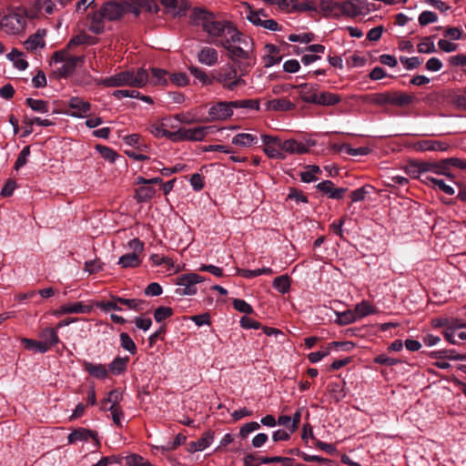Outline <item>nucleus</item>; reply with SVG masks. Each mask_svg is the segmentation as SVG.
<instances>
[{
  "mask_svg": "<svg viewBox=\"0 0 466 466\" xmlns=\"http://www.w3.org/2000/svg\"><path fill=\"white\" fill-rule=\"evenodd\" d=\"M191 22L208 35L209 44L223 47L226 41L233 40L239 30L229 20L218 19L217 15L203 8H195L190 15Z\"/></svg>",
  "mask_w": 466,
  "mask_h": 466,
  "instance_id": "nucleus-1",
  "label": "nucleus"
},
{
  "mask_svg": "<svg viewBox=\"0 0 466 466\" xmlns=\"http://www.w3.org/2000/svg\"><path fill=\"white\" fill-rule=\"evenodd\" d=\"M223 48L227 51V56L238 66V70H248L256 64V56L254 52V42L251 37L244 35L240 31L233 40L226 41Z\"/></svg>",
  "mask_w": 466,
  "mask_h": 466,
  "instance_id": "nucleus-2",
  "label": "nucleus"
},
{
  "mask_svg": "<svg viewBox=\"0 0 466 466\" xmlns=\"http://www.w3.org/2000/svg\"><path fill=\"white\" fill-rule=\"evenodd\" d=\"M248 74V70H238V66L228 64L212 72L213 83L221 85L228 91H236L247 86L244 76Z\"/></svg>",
  "mask_w": 466,
  "mask_h": 466,
  "instance_id": "nucleus-3",
  "label": "nucleus"
},
{
  "mask_svg": "<svg viewBox=\"0 0 466 466\" xmlns=\"http://www.w3.org/2000/svg\"><path fill=\"white\" fill-rule=\"evenodd\" d=\"M148 79L147 70L140 68L136 73L133 71H122L108 77L100 78L96 81L97 86L105 87L133 86L143 87Z\"/></svg>",
  "mask_w": 466,
  "mask_h": 466,
  "instance_id": "nucleus-4",
  "label": "nucleus"
},
{
  "mask_svg": "<svg viewBox=\"0 0 466 466\" xmlns=\"http://www.w3.org/2000/svg\"><path fill=\"white\" fill-rule=\"evenodd\" d=\"M205 280L203 276L197 273H187L177 277L176 284L180 288H177L175 293L177 296H191L197 293L196 285Z\"/></svg>",
  "mask_w": 466,
  "mask_h": 466,
  "instance_id": "nucleus-5",
  "label": "nucleus"
},
{
  "mask_svg": "<svg viewBox=\"0 0 466 466\" xmlns=\"http://www.w3.org/2000/svg\"><path fill=\"white\" fill-rule=\"evenodd\" d=\"M233 115L231 101H220L210 106L208 116L203 117L204 122L220 121L229 118Z\"/></svg>",
  "mask_w": 466,
  "mask_h": 466,
  "instance_id": "nucleus-6",
  "label": "nucleus"
},
{
  "mask_svg": "<svg viewBox=\"0 0 466 466\" xmlns=\"http://www.w3.org/2000/svg\"><path fill=\"white\" fill-rule=\"evenodd\" d=\"M1 28L6 33L16 35L19 34L25 25V17L18 13H10L0 18Z\"/></svg>",
  "mask_w": 466,
  "mask_h": 466,
  "instance_id": "nucleus-7",
  "label": "nucleus"
},
{
  "mask_svg": "<svg viewBox=\"0 0 466 466\" xmlns=\"http://www.w3.org/2000/svg\"><path fill=\"white\" fill-rule=\"evenodd\" d=\"M261 139L264 144L263 151L269 158L284 159L286 157L282 152V141L278 137L262 135Z\"/></svg>",
  "mask_w": 466,
  "mask_h": 466,
  "instance_id": "nucleus-8",
  "label": "nucleus"
},
{
  "mask_svg": "<svg viewBox=\"0 0 466 466\" xmlns=\"http://www.w3.org/2000/svg\"><path fill=\"white\" fill-rule=\"evenodd\" d=\"M68 106L73 109L72 112L66 114L75 118H84L88 116L92 106L88 101H85L79 96H72L67 102Z\"/></svg>",
  "mask_w": 466,
  "mask_h": 466,
  "instance_id": "nucleus-9",
  "label": "nucleus"
},
{
  "mask_svg": "<svg viewBox=\"0 0 466 466\" xmlns=\"http://www.w3.org/2000/svg\"><path fill=\"white\" fill-rule=\"evenodd\" d=\"M92 439L95 441V445L96 448L101 446L98 434L96 431H92L86 428H77L74 430L67 437V441L69 444H73L76 441H86L88 439Z\"/></svg>",
  "mask_w": 466,
  "mask_h": 466,
  "instance_id": "nucleus-10",
  "label": "nucleus"
},
{
  "mask_svg": "<svg viewBox=\"0 0 466 466\" xmlns=\"http://www.w3.org/2000/svg\"><path fill=\"white\" fill-rule=\"evenodd\" d=\"M106 20L116 21L124 16L123 2L107 1L99 9Z\"/></svg>",
  "mask_w": 466,
  "mask_h": 466,
  "instance_id": "nucleus-11",
  "label": "nucleus"
},
{
  "mask_svg": "<svg viewBox=\"0 0 466 466\" xmlns=\"http://www.w3.org/2000/svg\"><path fill=\"white\" fill-rule=\"evenodd\" d=\"M292 87L299 89V97L303 102L315 104L319 93V86L317 84L303 83Z\"/></svg>",
  "mask_w": 466,
  "mask_h": 466,
  "instance_id": "nucleus-12",
  "label": "nucleus"
},
{
  "mask_svg": "<svg viewBox=\"0 0 466 466\" xmlns=\"http://www.w3.org/2000/svg\"><path fill=\"white\" fill-rule=\"evenodd\" d=\"M260 13H262V9L258 11H250L247 15V18L253 25L262 26L271 31H278L280 29L277 21L273 19H262L260 17Z\"/></svg>",
  "mask_w": 466,
  "mask_h": 466,
  "instance_id": "nucleus-13",
  "label": "nucleus"
},
{
  "mask_svg": "<svg viewBox=\"0 0 466 466\" xmlns=\"http://www.w3.org/2000/svg\"><path fill=\"white\" fill-rule=\"evenodd\" d=\"M450 145L444 141L425 139L417 142L414 148L418 151H447Z\"/></svg>",
  "mask_w": 466,
  "mask_h": 466,
  "instance_id": "nucleus-14",
  "label": "nucleus"
},
{
  "mask_svg": "<svg viewBox=\"0 0 466 466\" xmlns=\"http://www.w3.org/2000/svg\"><path fill=\"white\" fill-rule=\"evenodd\" d=\"M317 189L327 195L329 198L332 199H341L347 188L334 187V183L330 180H324L317 185Z\"/></svg>",
  "mask_w": 466,
  "mask_h": 466,
  "instance_id": "nucleus-15",
  "label": "nucleus"
},
{
  "mask_svg": "<svg viewBox=\"0 0 466 466\" xmlns=\"http://www.w3.org/2000/svg\"><path fill=\"white\" fill-rule=\"evenodd\" d=\"M84 61V56H74L68 60L65 61L63 65L56 70V75L61 78H66L74 74L78 63Z\"/></svg>",
  "mask_w": 466,
  "mask_h": 466,
  "instance_id": "nucleus-16",
  "label": "nucleus"
},
{
  "mask_svg": "<svg viewBox=\"0 0 466 466\" xmlns=\"http://www.w3.org/2000/svg\"><path fill=\"white\" fill-rule=\"evenodd\" d=\"M84 370L91 377L97 380H106L109 377L108 370L106 365L101 363H93L87 360L83 362Z\"/></svg>",
  "mask_w": 466,
  "mask_h": 466,
  "instance_id": "nucleus-17",
  "label": "nucleus"
},
{
  "mask_svg": "<svg viewBox=\"0 0 466 466\" xmlns=\"http://www.w3.org/2000/svg\"><path fill=\"white\" fill-rule=\"evenodd\" d=\"M46 35V30L38 28L36 32L31 35L24 43L27 51H35L37 48H43L46 45L44 37Z\"/></svg>",
  "mask_w": 466,
  "mask_h": 466,
  "instance_id": "nucleus-18",
  "label": "nucleus"
},
{
  "mask_svg": "<svg viewBox=\"0 0 466 466\" xmlns=\"http://www.w3.org/2000/svg\"><path fill=\"white\" fill-rule=\"evenodd\" d=\"M198 60L200 64L212 66L218 61V53L213 47L204 46L198 53Z\"/></svg>",
  "mask_w": 466,
  "mask_h": 466,
  "instance_id": "nucleus-19",
  "label": "nucleus"
},
{
  "mask_svg": "<svg viewBox=\"0 0 466 466\" xmlns=\"http://www.w3.org/2000/svg\"><path fill=\"white\" fill-rule=\"evenodd\" d=\"M415 101L416 97L413 95H410L401 91L390 92V106L401 107L411 105Z\"/></svg>",
  "mask_w": 466,
  "mask_h": 466,
  "instance_id": "nucleus-20",
  "label": "nucleus"
},
{
  "mask_svg": "<svg viewBox=\"0 0 466 466\" xmlns=\"http://www.w3.org/2000/svg\"><path fill=\"white\" fill-rule=\"evenodd\" d=\"M341 102V96L339 94L323 91L319 92L316 102L314 105L323 106H331L338 105Z\"/></svg>",
  "mask_w": 466,
  "mask_h": 466,
  "instance_id": "nucleus-21",
  "label": "nucleus"
},
{
  "mask_svg": "<svg viewBox=\"0 0 466 466\" xmlns=\"http://www.w3.org/2000/svg\"><path fill=\"white\" fill-rule=\"evenodd\" d=\"M295 107V104L287 98L271 99L266 103V108L273 111L287 112L293 110Z\"/></svg>",
  "mask_w": 466,
  "mask_h": 466,
  "instance_id": "nucleus-22",
  "label": "nucleus"
},
{
  "mask_svg": "<svg viewBox=\"0 0 466 466\" xmlns=\"http://www.w3.org/2000/svg\"><path fill=\"white\" fill-rule=\"evenodd\" d=\"M129 362V357H116L109 364H108V373L113 375H120L123 374L127 369V364Z\"/></svg>",
  "mask_w": 466,
  "mask_h": 466,
  "instance_id": "nucleus-23",
  "label": "nucleus"
},
{
  "mask_svg": "<svg viewBox=\"0 0 466 466\" xmlns=\"http://www.w3.org/2000/svg\"><path fill=\"white\" fill-rule=\"evenodd\" d=\"M282 151L290 153V154H299L302 155L309 152V147L301 142H299L295 139H289L281 144Z\"/></svg>",
  "mask_w": 466,
  "mask_h": 466,
  "instance_id": "nucleus-24",
  "label": "nucleus"
},
{
  "mask_svg": "<svg viewBox=\"0 0 466 466\" xmlns=\"http://www.w3.org/2000/svg\"><path fill=\"white\" fill-rule=\"evenodd\" d=\"M258 137L249 133H238L232 137V144L241 147H249L258 143Z\"/></svg>",
  "mask_w": 466,
  "mask_h": 466,
  "instance_id": "nucleus-25",
  "label": "nucleus"
},
{
  "mask_svg": "<svg viewBox=\"0 0 466 466\" xmlns=\"http://www.w3.org/2000/svg\"><path fill=\"white\" fill-rule=\"evenodd\" d=\"M39 337L41 341L46 344V350L48 351L51 347L56 345L59 342L57 331L53 328H46L41 330Z\"/></svg>",
  "mask_w": 466,
  "mask_h": 466,
  "instance_id": "nucleus-26",
  "label": "nucleus"
},
{
  "mask_svg": "<svg viewBox=\"0 0 466 466\" xmlns=\"http://www.w3.org/2000/svg\"><path fill=\"white\" fill-rule=\"evenodd\" d=\"M141 186L136 188L135 191V198L138 203H144L151 200L155 194L156 189L146 184H140Z\"/></svg>",
  "mask_w": 466,
  "mask_h": 466,
  "instance_id": "nucleus-27",
  "label": "nucleus"
},
{
  "mask_svg": "<svg viewBox=\"0 0 466 466\" xmlns=\"http://www.w3.org/2000/svg\"><path fill=\"white\" fill-rule=\"evenodd\" d=\"M106 17L103 15L100 10L95 12L90 16L89 30L96 35L102 34L105 30L104 20Z\"/></svg>",
  "mask_w": 466,
  "mask_h": 466,
  "instance_id": "nucleus-28",
  "label": "nucleus"
},
{
  "mask_svg": "<svg viewBox=\"0 0 466 466\" xmlns=\"http://www.w3.org/2000/svg\"><path fill=\"white\" fill-rule=\"evenodd\" d=\"M319 8L326 16L339 17V2L332 0H320Z\"/></svg>",
  "mask_w": 466,
  "mask_h": 466,
  "instance_id": "nucleus-29",
  "label": "nucleus"
},
{
  "mask_svg": "<svg viewBox=\"0 0 466 466\" xmlns=\"http://www.w3.org/2000/svg\"><path fill=\"white\" fill-rule=\"evenodd\" d=\"M110 299H111L107 300V301H105V300L93 301V305H94V307H96L105 312H108L110 310L121 311L122 308L118 305L119 302L115 299H118V297L111 294Z\"/></svg>",
  "mask_w": 466,
  "mask_h": 466,
  "instance_id": "nucleus-30",
  "label": "nucleus"
},
{
  "mask_svg": "<svg viewBox=\"0 0 466 466\" xmlns=\"http://www.w3.org/2000/svg\"><path fill=\"white\" fill-rule=\"evenodd\" d=\"M422 182L428 183L431 182L434 187H437L441 191H443L447 195L452 196L455 193L454 188L446 184L444 180L438 179L430 176H426L425 178L421 179Z\"/></svg>",
  "mask_w": 466,
  "mask_h": 466,
  "instance_id": "nucleus-31",
  "label": "nucleus"
},
{
  "mask_svg": "<svg viewBox=\"0 0 466 466\" xmlns=\"http://www.w3.org/2000/svg\"><path fill=\"white\" fill-rule=\"evenodd\" d=\"M67 309H66V311L68 312V314L76 313V314H87L90 313L93 309V301L91 304H85L81 301L66 304Z\"/></svg>",
  "mask_w": 466,
  "mask_h": 466,
  "instance_id": "nucleus-32",
  "label": "nucleus"
},
{
  "mask_svg": "<svg viewBox=\"0 0 466 466\" xmlns=\"http://www.w3.org/2000/svg\"><path fill=\"white\" fill-rule=\"evenodd\" d=\"M116 301H118V305L126 306L129 309H133L138 312H141L144 310V305L146 304L145 300L137 299H125L118 297V299H115Z\"/></svg>",
  "mask_w": 466,
  "mask_h": 466,
  "instance_id": "nucleus-33",
  "label": "nucleus"
},
{
  "mask_svg": "<svg viewBox=\"0 0 466 466\" xmlns=\"http://www.w3.org/2000/svg\"><path fill=\"white\" fill-rule=\"evenodd\" d=\"M23 56L24 54L15 48H13L7 55V58L11 60L14 63L15 67L19 70H25L28 66L27 61L24 59Z\"/></svg>",
  "mask_w": 466,
  "mask_h": 466,
  "instance_id": "nucleus-34",
  "label": "nucleus"
},
{
  "mask_svg": "<svg viewBox=\"0 0 466 466\" xmlns=\"http://www.w3.org/2000/svg\"><path fill=\"white\" fill-rule=\"evenodd\" d=\"M339 13L340 15H343L351 18L362 14L361 11H360V7H356L354 4L349 0L339 2Z\"/></svg>",
  "mask_w": 466,
  "mask_h": 466,
  "instance_id": "nucleus-35",
  "label": "nucleus"
},
{
  "mask_svg": "<svg viewBox=\"0 0 466 466\" xmlns=\"http://www.w3.org/2000/svg\"><path fill=\"white\" fill-rule=\"evenodd\" d=\"M118 264L121 265V267L124 268H137L140 266L141 259L138 255L128 253L119 258Z\"/></svg>",
  "mask_w": 466,
  "mask_h": 466,
  "instance_id": "nucleus-36",
  "label": "nucleus"
},
{
  "mask_svg": "<svg viewBox=\"0 0 466 466\" xmlns=\"http://www.w3.org/2000/svg\"><path fill=\"white\" fill-rule=\"evenodd\" d=\"M25 103L35 112L47 113L49 110V104L46 100L28 97L25 99Z\"/></svg>",
  "mask_w": 466,
  "mask_h": 466,
  "instance_id": "nucleus-37",
  "label": "nucleus"
},
{
  "mask_svg": "<svg viewBox=\"0 0 466 466\" xmlns=\"http://www.w3.org/2000/svg\"><path fill=\"white\" fill-rule=\"evenodd\" d=\"M123 394L122 391L118 389L112 390L108 394L107 397L105 398L102 400V409L106 410L108 408H106V404L110 403V406H119L120 401L122 400Z\"/></svg>",
  "mask_w": 466,
  "mask_h": 466,
  "instance_id": "nucleus-38",
  "label": "nucleus"
},
{
  "mask_svg": "<svg viewBox=\"0 0 466 466\" xmlns=\"http://www.w3.org/2000/svg\"><path fill=\"white\" fill-rule=\"evenodd\" d=\"M422 161L413 160L408 163L406 166V172L413 178L424 177V172L422 171Z\"/></svg>",
  "mask_w": 466,
  "mask_h": 466,
  "instance_id": "nucleus-39",
  "label": "nucleus"
},
{
  "mask_svg": "<svg viewBox=\"0 0 466 466\" xmlns=\"http://www.w3.org/2000/svg\"><path fill=\"white\" fill-rule=\"evenodd\" d=\"M23 346L28 350H34L35 352L46 353V346L41 340H35L33 339L24 338L22 339Z\"/></svg>",
  "mask_w": 466,
  "mask_h": 466,
  "instance_id": "nucleus-40",
  "label": "nucleus"
},
{
  "mask_svg": "<svg viewBox=\"0 0 466 466\" xmlns=\"http://www.w3.org/2000/svg\"><path fill=\"white\" fill-rule=\"evenodd\" d=\"M188 70L190 74L203 85L210 86L213 84V76H208L203 69L197 66H190Z\"/></svg>",
  "mask_w": 466,
  "mask_h": 466,
  "instance_id": "nucleus-41",
  "label": "nucleus"
},
{
  "mask_svg": "<svg viewBox=\"0 0 466 466\" xmlns=\"http://www.w3.org/2000/svg\"><path fill=\"white\" fill-rule=\"evenodd\" d=\"M422 167L424 177L428 176V172L445 176L443 167L441 166V161H422Z\"/></svg>",
  "mask_w": 466,
  "mask_h": 466,
  "instance_id": "nucleus-42",
  "label": "nucleus"
},
{
  "mask_svg": "<svg viewBox=\"0 0 466 466\" xmlns=\"http://www.w3.org/2000/svg\"><path fill=\"white\" fill-rule=\"evenodd\" d=\"M273 288L279 292L285 294L290 289V279L288 275H281L273 280Z\"/></svg>",
  "mask_w": 466,
  "mask_h": 466,
  "instance_id": "nucleus-43",
  "label": "nucleus"
},
{
  "mask_svg": "<svg viewBox=\"0 0 466 466\" xmlns=\"http://www.w3.org/2000/svg\"><path fill=\"white\" fill-rule=\"evenodd\" d=\"M214 439V432L212 431H206L203 436L195 442H192L195 451H204L208 448Z\"/></svg>",
  "mask_w": 466,
  "mask_h": 466,
  "instance_id": "nucleus-44",
  "label": "nucleus"
},
{
  "mask_svg": "<svg viewBox=\"0 0 466 466\" xmlns=\"http://www.w3.org/2000/svg\"><path fill=\"white\" fill-rule=\"evenodd\" d=\"M232 108H247L253 110H259L258 99H243L231 101Z\"/></svg>",
  "mask_w": 466,
  "mask_h": 466,
  "instance_id": "nucleus-45",
  "label": "nucleus"
},
{
  "mask_svg": "<svg viewBox=\"0 0 466 466\" xmlns=\"http://www.w3.org/2000/svg\"><path fill=\"white\" fill-rule=\"evenodd\" d=\"M274 273L271 268H262L258 269H238V274L246 279H253L260 275H272Z\"/></svg>",
  "mask_w": 466,
  "mask_h": 466,
  "instance_id": "nucleus-46",
  "label": "nucleus"
},
{
  "mask_svg": "<svg viewBox=\"0 0 466 466\" xmlns=\"http://www.w3.org/2000/svg\"><path fill=\"white\" fill-rule=\"evenodd\" d=\"M119 339L120 346L124 350H127L131 355H135L137 352L136 343L127 333L121 332L119 335Z\"/></svg>",
  "mask_w": 466,
  "mask_h": 466,
  "instance_id": "nucleus-47",
  "label": "nucleus"
},
{
  "mask_svg": "<svg viewBox=\"0 0 466 466\" xmlns=\"http://www.w3.org/2000/svg\"><path fill=\"white\" fill-rule=\"evenodd\" d=\"M375 310L373 307L368 301H362L355 307L354 313L356 314V319H361L366 316H369L374 313Z\"/></svg>",
  "mask_w": 466,
  "mask_h": 466,
  "instance_id": "nucleus-48",
  "label": "nucleus"
},
{
  "mask_svg": "<svg viewBox=\"0 0 466 466\" xmlns=\"http://www.w3.org/2000/svg\"><path fill=\"white\" fill-rule=\"evenodd\" d=\"M215 127L207 126V127H197L192 128V137L193 141H202L205 137L213 132Z\"/></svg>",
  "mask_w": 466,
  "mask_h": 466,
  "instance_id": "nucleus-49",
  "label": "nucleus"
},
{
  "mask_svg": "<svg viewBox=\"0 0 466 466\" xmlns=\"http://www.w3.org/2000/svg\"><path fill=\"white\" fill-rule=\"evenodd\" d=\"M169 135L173 137V142L193 141L192 128L180 127L178 130L174 131V134Z\"/></svg>",
  "mask_w": 466,
  "mask_h": 466,
  "instance_id": "nucleus-50",
  "label": "nucleus"
},
{
  "mask_svg": "<svg viewBox=\"0 0 466 466\" xmlns=\"http://www.w3.org/2000/svg\"><path fill=\"white\" fill-rule=\"evenodd\" d=\"M431 38V36H426L422 38L421 42L417 46L419 53L431 54L436 51L434 43Z\"/></svg>",
  "mask_w": 466,
  "mask_h": 466,
  "instance_id": "nucleus-51",
  "label": "nucleus"
},
{
  "mask_svg": "<svg viewBox=\"0 0 466 466\" xmlns=\"http://www.w3.org/2000/svg\"><path fill=\"white\" fill-rule=\"evenodd\" d=\"M373 187L370 185H365L356 190L351 191L350 198L353 202L361 201L366 198V195L370 194Z\"/></svg>",
  "mask_w": 466,
  "mask_h": 466,
  "instance_id": "nucleus-52",
  "label": "nucleus"
},
{
  "mask_svg": "<svg viewBox=\"0 0 466 466\" xmlns=\"http://www.w3.org/2000/svg\"><path fill=\"white\" fill-rule=\"evenodd\" d=\"M172 315L173 309L170 307L161 306L157 308L154 311V319L157 322H162Z\"/></svg>",
  "mask_w": 466,
  "mask_h": 466,
  "instance_id": "nucleus-53",
  "label": "nucleus"
},
{
  "mask_svg": "<svg viewBox=\"0 0 466 466\" xmlns=\"http://www.w3.org/2000/svg\"><path fill=\"white\" fill-rule=\"evenodd\" d=\"M96 148L104 159L111 163L115 162L116 158L118 157L117 153L106 146L97 145Z\"/></svg>",
  "mask_w": 466,
  "mask_h": 466,
  "instance_id": "nucleus-54",
  "label": "nucleus"
},
{
  "mask_svg": "<svg viewBox=\"0 0 466 466\" xmlns=\"http://www.w3.org/2000/svg\"><path fill=\"white\" fill-rule=\"evenodd\" d=\"M124 7V15L126 14H133L136 16H138L142 11L141 6L139 5L138 0L137 1H123Z\"/></svg>",
  "mask_w": 466,
  "mask_h": 466,
  "instance_id": "nucleus-55",
  "label": "nucleus"
},
{
  "mask_svg": "<svg viewBox=\"0 0 466 466\" xmlns=\"http://www.w3.org/2000/svg\"><path fill=\"white\" fill-rule=\"evenodd\" d=\"M175 118L184 124L203 123V117H197L190 112L177 114Z\"/></svg>",
  "mask_w": 466,
  "mask_h": 466,
  "instance_id": "nucleus-56",
  "label": "nucleus"
},
{
  "mask_svg": "<svg viewBox=\"0 0 466 466\" xmlns=\"http://www.w3.org/2000/svg\"><path fill=\"white\" fill-rule=\"evenodd\" d=\"M150 133L156 137H167L173 141V137L169 134H174V131H168L163 127L162 125L154 124L150 127Z\"/></svg>",
  "mask_w": 466,
  "mask_h": 466,
  "instance_id": "nucleus-57",
  "label": "nucleus"
},
{
  "mask_svg": "<svg viewBox=\"0 0 466 466\" xmlns=\"http://www.w3.org/2000/svg\"><path fill=\"white\" fill-rule=\"evenodd\" d=\"M30 146H26L21 150L14 165V168L16 171L27 163V158L30 155Z\"/></svg>",
  "mask_w": 466,
  "mask_h": 466,
  "instance_id": "nucleus-58",
  "label": "nucleus"
},
{
  "mask_svg": "<svg viewBox=\"0 0 466 466\" xmlns=\"http://www.w3.org/2000/svg\"><path fill=\"white\" fill-rule=\"evenodd\" d=\"M370 101L378 106L390 105V92L376 93L371 95Z\"/></svg>",
  "mask_w": 466,
  "mask_h": 466,
  "instance_id": "nucleus-59",
  "label": "nucleus"
},
{
  "mask_svg": "<svg viewBox=\"0 0 466 466\" xmlns=\"http://www.w3.org/2000/svg\"><path fill=\"white\" fill-rule=\"evenodd\" d=\"M400 61L405 66L407 70H412L419 67L421 64V59L418 56L406 57L400 56Z\"/></svg>",
  "mask_w": 466,
  "mask_h": 466,
  "instance_id": "nucleus-60",
  "label": "nucleus"
},
{
  "mask_svg": "<svg viewBox=\"0 0 466 466\" xmlns=\"http://www.w3.org/2000/svg\"><path fill=\"white\" fill-rule=\"evenodd\" d=\"M287 199L293 200L297 204L299 203H308V198L304 195L301 190H299L295 187H290L289 192L288 194Z\"/></svg>",
  "mask_w": 466,
  "mask_h": 466,
  "instance_id": "nucleus-61",
  "label": "nucleus"
},
{
  "mask_svg": "<svg viewBox=\"0 0 466 466\" xmlns=\"http://www.w3.org/2000/svg\"><path fill=\"white\" fill-rule=\"evenodd\" d=\"M69 49L70 48H67V46H66L65 48H63L61 50L56 51L52 56V58H51L52 62L55 64L64 63L65 61L71 58L73 56H71L69 54Z\"/></svg>",
  "mask_w": 466,
  "mask_h": 466,
  "instance_id": "nucleus-62",
  "label": "nucleus"
},
{
  "mask_svg": "<svg viewBox=\"0 0 466 466\" xmlns=\"http://www.w3.org/2000/svg\"><path fill=\"white\" fill-rule=\"evenodd\" d=\"M438 19V16L437 15L432 12V11H423L420 15H419V24L421 25V26H425L429 24H431V23H434L436 22Z\"/></svg>",
  "mask_w": 466,
  "mask_h": 466,
  "instance_id": "nucleus-63",
  "label": "nucleus"
},
{
  "mask_svg": "<svg viewBox=\"0 0 466 466\" xmlns=\"http://www.w3.org/2000/svg\"><path fill=\"white\" fill-rule=\"evenodd\" d=\"M357 320L354 311L347 310L338 315L337 322L339 325H348Z\"/></svg>",
  "mask_w": 466,
  "mask_h": 466,
  "instance_id": "nucleus-64",
  "label": "nucleus"
}]
</instances>
